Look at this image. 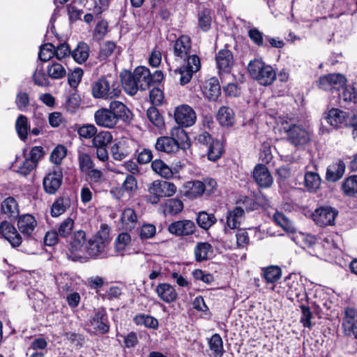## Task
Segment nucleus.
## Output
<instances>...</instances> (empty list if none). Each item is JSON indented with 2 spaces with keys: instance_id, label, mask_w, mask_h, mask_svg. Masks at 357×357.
Returning a JSON list of instances; mask_svg holds the SVG:
<instances>
[{
  "instance_id": "0e129e2a",
  "label": "nucleus",
  "mask_w": 357,
  "mask_h": 357,
  "mask_svg": "<svg viewBox=\"0 0 357 357\" xmlns=\"http://www.w3.org/2000/svg\"><path fill=\"white\" fill-rule=\"evenodd\" d=\"M36 167L34 162L31 160L25 159L23 162L17 167L15 172L22 176H26Z\"/></svg>"
},
{
  "instance_id": "4d7b16f0",
  "label": "nucleus",
  "mask_w": 357,
  "mask_h": 357,
  "mask_svg": "<svg viewBox=\"0 0 357 357\" xmlns=\"http://www.w3.org/2000/svg\"><path fill=\"white\" fill-rule=\"evenodd\" d=\"M79 167L82 172H89L93 167L91 156L86 153H79L78 155Z\"/></svg>"
},
{
  "instance_id": "1a4fd4ad",
  "label": "nucleus",
  "mask_w": 357,
  "mask_h": 357,
  "mask_svg": "<svg viewBox=\"0 0 357 357\" xmlns=\"http://www.w3.org/2000/svg\"><path fill=\"white\" fill-rule=\"evenodd\" d=\"M337 214L338 211L331 206H321L314 211L312 218L320 227L332 226L335 225Z\"/></svg>"
},
{
  "instance_id": "423d86ee",
  "label": "nucleus",
  "mask_w": 357,
  "mask_h": 357,
  "mask_svg": "<svg viewBox=\"0 0 357 357\" xmlns=\"http://www.w3.org/2000/svg\"><path fill=\"white\" fill-rule=\"evenodd\" d=\"M176 185L171 182L155 180L148 188L150 202L158 204L161 198L169 197L176 192Z\"/></svg>"
},
{
  "instance_id": "79ce46f5",
  "label": "nucleus",
  "mask_w": 357,
  "mask_h": 357,
  "mask_svg": "<svg viewBox=\"0 0 357 357\" xmlns=\"http://www.w3.org/2000/svg\"><path fill=\"white\" fill-rule=\"evenodd\" d=\"M112 140V135L108 131L96 133L92 139L93 146L96 148L106 147Z\"/></svg>"
},
{
  "instance_id": "20e7f679",
  "label": "nucleus",
  "mask_w": 357,
  "mask_h": 357,
  "mask_svg": "<svg viewBox=\"0 0 357 357\" xmlns=\"http://www.w3.org/2000/svg\"><path fill=\"white\" fill-rule=\"evenodd\" d=\"M109 242V227L102 225L97 234L86 243L84 253L91 257H103L107 255L106 250Z\"/></svg>"
},
{
  "instance_id": "6e6d98bb",
  "label": "nucleus",
  "mask_w": 357,
  "mask_h": 357,
  "mask_svg": "<svg viewBox=\"0 0 357 357\" xmlns=\"http://www.w3.org/2000/svg\"><path fill=\"white\" fill-rule=\"evenodd\" d=\"M55 47L51 43H46L41 46L38 54L39 59L43 61H48L55 56Z\"/></svg>"
},
{
  "instance_id": "dca6fc26",
  "label": "nucleus",
  "mask_w": 357,
  "mask_h": 357,
  "mask_svg": "<svg viewBox=\"0 0 357 357\" xmlns=\"http://www.w3.org/2000/svg\"><path fill=\"white\" fill-rule=\"evenodd\" d=\"M62 172L59 170L50 172L43 178L45 191L50 195L54 194L60 188L62 183Z\"/></svg>"
},
{
  "instance_id": "b1692460",
  "label": "nucleus",
  "mask_w": 357,
  "mask_h": 357,
  "mask_svg": "<svg viewBox=\"0 0 357 357\" xmlns=\"http://www.w3.org/2000/svg\"><path fill=\"white\" fill-rule=\"evenodd\" d=\"M155 291L158 297L167 303L174 302L177 298V293L174 287L167 283L158 284Z\"/></svg>"
},
{
  "instance_id": "e433bc0d",
  "label": "nucleus",
  "mask_w": 357,
  "mask_h": 357,
  "mask_svg": "<svg viewBox=\"0 0 357 357\" xmlns=\"http://www.w3.org/2000/svg\"><path fill=\"white\" fill-rule=\"evenodd\" d=\"M1 210L10 218L17 217L19 215L18 205L13 197H8L2 202Z\"/></svg>"
},
{
  "instance_id": "ea45409f",
  "label": "nucleus",
  "mask_w": 357,
  "mask_h": 357,
  "mask_svg": "<svg viewBox=\"0 0 357 357\" xmlns=\"http://www.w3.org/2000/svg\"><path fill=\"white\" fill-rule=\"evenodd\" d=\"M210 349L215 356H222L224 354L223 341L218 333L213 334L208 341Z\"/></svg>"
},
{
  "instance_id": "7c9ffc66",
  "label": "nucleus",
  "mask_w": 357,
  "mask_h": 357,
  "mask_svg": "<svg viewBox=\"0 0 357 357\" xmlns=\"http://www.w3.org/2000/svg\"><path fill=\"white\" fill-rule=\"evenodd\" d=\"M89 46L84 42H79L71 55L73 59L79 64L84 63L89 56Z\"/></svg>"
},
{
  "instance_id": "8fccbe9b",
  "label": "nucleus",
  "mask_w": 357,
  "mask_h": 357,
  "mask_svg": "<svg viewBox=\"0 0 357 357\" xmlns=\"http://www.w3.org/2000/svg\"><path fill=\"white\" fill-rule=\"evenodd\" d=\"M134 321L137 325H143L151 328H155L158 325V322L156 319L146 314H138L135 316L134 317Z\"/></svg>"
},
{
  "instance_id": "4c0bfd02",
  "label": "nucleus",
  "mask_w": 357,
  "mask_h": 357,
  "mask_svg": "<svg viewBox=\"0 0 357 357\" xmlns=\"http://www.w3.org/2000/svg\"><path fill=\"white\" fill-rule=\"evenodd\" d=\"M153 172L165 178H170L173 176L172 169L161 160H155L151 163Z\"/></svg>"
},
{
  "instance_id": "bf43d9fd",
  "label": "nucleus",
  "mask_w": 357,
  "mask_h": 357,
  "mask_svg": "<svg viewBox=\"0 0 357 357\" xmlns=\"http://www.w3.org/2000/svg\"><path fill=\"white\" fill-rule=\"evenodd\" d=\"M121 187L129 195H132L137 189V181L132 175H127Z\"/></svg>"
},
{
  "instance_id": "2eb2a0df",
  "label": "nucleus",
  "mask_w": 357,
  "mask_h": 357,
  "mask_svg": "<svg viewBox=\"0 0 357 357\" xmlns=\"http://www.w3.org/2000/svg\"><path fill=\"white\" fill-rule=\"evenodd\" d=\"M253 178L261 188H268L271 186L273 178L268 168L264 165H257L253 170Z\"/></svg>"
},
{
  "instance_id": "c9c22d12",
  "label": "nucleus",
  "mask_w": 357,
  "mask_h": 357,
  "mask_svg": "<svg viewBox=\"0 0 357 357\" xmlns=\"http://www.w3.org/2000/svg\"><path fill=\"white\" fill-rule=\"evenodd\" d=\"M15 129L19 137L25 141L27 138L30 127L28 123V119L23 114H20L15 121Z\"/></svg>"
},
{
  "instance_id": "ddd939ff",
  "label": "nucleus",
  "mask_w": 357,
  "mask_h": 357,
  "mask_svg": "<svg viewBox=\"0 0 357 357\" xmlns=\"http://www.w3.org/2000/svg\"><path fill=\"white\" fill-rule=\"evenodd\" d=\"M346 83V78L340 73H332L319 77L317 85L319 89L328 91L339 89Z\"/></svg>"
},
{
  "instance_id": "37998d69",
  "label": "nucleus",
  "mask_w": 357,
  "mask_h": 357,
  "mask_svg": "<svg viewBox=\"0 0 357 357\" xmlns=\"http://www.w3.org/2000/svg\"><path fill=\"white\" fill-rule=\"evenodd\" d=\"M223 153L222 144L218 140H214L208 145L207 155L211 161L218 160Z\"/></svg>"
},
{
  "instance_id": "a19ab883",
  "label": "nucleus",
  "mask_w": 357,
  "mask_h": 357,
  "mask_svg": "<svg viewBox=\"0 0 357 357\" xmlns=\"http://www.w3.org/2000/svg\"><path fill=\"white\" fill-rule=\"evenodd\" d=\"M275 222L280 226L284 231L294 233L296 230L292 222L282 213L275 212L273 216Z\"/></svg>"
},
{
  "instance_id": "338daca9",
  "label": "nucleus",
  "mask_w": 357,
  "mask_h": 357,
  "mask_svg": "<svg viewBox=\"0 0 357 357\" xmlns=\"http://www.w3.org/2000/svg\"><path fill=\"white\" fill-rule=\"evenodd\" d=\"M108 23L105 20H100L94 29V37L100 40H102L107 32Z\"/></svg>"
},
{
  "instance_id": "a878e982",
  "label": "nucleus",
  "mask_w": 357,
  "mask_h": 357,
  "mask_svg": "<svg viewBox=\"0 0 357 357\" xmlns=\"http://www.w3.org/2000/svg\"><path fill=\"white\" fill-rule=\"evenodd\" d=\"M220 91L218 79L211 77L206 82L203 93L208 100L215 101L220 95Z\"/></svg>"
},
{
  "instance_id": "13d9d810",
  "label": "nucleus",
  "mask_w": 357,
  "mask_h": 357,
  "mask_svg": "<svg viewBox=\"0 0 357 357\" xmlns=\"http://www.w3.org/2000/svg\"><path fill=\"white\" fill-rule=\"evenodd\" d=\"M97 131V128L93 124H84L77 129L79 137L85 139L93 138Z\"/></svg>"
},
{
  "instance_id": "7ed1b4c3",
  "label": "nucleus",
  "mask_w": 357,
  "mask_h": 357,
  "mask_svg": "<svg viewBox=\"0 0 357 357\" xmlns=\"http://www.w3.org/2000/svg\"><path fill=\"white\" fill-rule=\"evenodd\" d=\"M171 137H160L155 144V149L167 153H174L179 148L185 149L189 146L188 137L180 127H174L170 132Z\"/></svg>"
},
{
  "instance_id": "c756f323",
  "label": "nucleus",
  "mask_w": 357,
  "mask_h": 357,
  "mask_svg": "<svg viewBox=\"0 0 357 357\" xmlns=\"http://www.w3.org/2000/svg\"><path fill=\"white\" fill-rule=\"evenodd\" d=\"M46 73L48 77L52 79H60L66 75L65 66L57 61H51L46 68Z\"/></svg>"
},
{
  "instance_id": "09e8293b",
  "label": "nucleus",
  "mask_w": 357,
  "mask_h": 357,
  "mask_svg": "<svg viewBox=\"0 0 357 357\" xmlns=\"http://www.w3.org/2000/svg\"><path fill=\"white\" fill-rule=\"evenodd\" d=\"M215 221L216 219L213 214H209L204 211L199 213L197 218L198 225L204 229H208Z\"/></svg>"
},
{
  "instance_id": "0eeeda50",
  "label": "nucleus",
  "mask_w": 357,
  "mask_h": 357,
  "mask_svg": "<svg viewBox=\"0 0 357 357\" xmlns=\"http://www.w3.org/2000/svg\"><path fill=\"white\" fill-rule=\"evenodd\" d=\"M121 90L119 86L110 84L105 78H100L94 82L91 86V93L93 98L99 99H112L119 97Z\"/></svg>"
},
{
  "instance_id": "9b49d317",
  "label": "nucleus",
  "mask_w": 357,
  "mask_h": 357,
  "mask_svg": "<svg viewBox=\"0 0 357 357\" xmlns=\"http://www.w3.org/2000/svg\"><path fill=\"white\" fill-rule=\"evenodd\" d=\"M350 116H346V113L338 109L333 108L328 111L326 117L327 122L333 127L337 128L344 124L346 126H351L353 132L357 130V123L355 119L351 121Z\"/></svg>"
},
{
  "instance_id": "5fc2aeb1",
  "label": "nucleus",
  "mask_w": 357,
  "mask_h": 357,
  "mask_svg": "<svg viewBox=\"0 0 357 357\" xmlns=\"http://www.w3.org/2000/svg\"><path fill=\"white\" fill-rule=\"evenodd\" d=\"M282 275L281 269L278 266H269L264 270V276L267 282L273 283L278 280Z\"/></svg>"
},
{
  "instance_id": "f03ea898",
  "label": "nucleus",
  "mask_w": 357,
  "mask_h": 357,
  "mask_svg": "<svg viewBox=\"0 0 357 357\" xmlns=\"http://www.w3.org/2000/svg\"><path fill=\"white\" fill-rule=\"evenodd\" d=\"M132 119L130 109L121 102L113 100L108 108H100L94 113V121L98 126L112 129L120 120L128 122Z\"/></svg>"
},
{
  "instance_id": "f3484780",
  "label": "nucleus",
  "mask_w": 357,
  "mask_h": 357,
  "mask_svg": "<svg viewBox=\"0 0 357 357\" xmlns=\"http://www.w3.org/2000/svg\"><path fill=\"white\" fill-rule=\"evenodd\" d=\"M356 312L354 309L348 308L345 310V315L342 324L344 332L347 336H354L357 338L356 329Z\"/></svg>"
},
{
  "instance_id": "aec40b11",
  "label": "nucleus",
  "mask_w": 357,
  "mask_h": 357,
  "mask_svg": "<svg viewBox=\"0 0 357 357\" xmlns=\"http://www.w3.org/2000/svg\"><path fill=\"white\" fill-rule=\"evenodd\" d=\"M215 61L219 70L229 73L234 64L233 54L228 50H222L216 54Z\"/></svg>"
},
{
  "instance_id": "6e6552de",
  "label": "nucleus",
  "mask_w": 357,
  "mask_h": 357,
  "mask_svg": "<svg viewBox=\"0 0 357 357\" xmlns=\"http://www.w3.org/2000/svg\"><path fill=\"white\" fill-rule=\"evenodd\" d=\"M287 134L288 141L295 146H304L310 140V133L305 128L297 125L283 127Z\"/></svg>"
},
{
  "instance_id": "39448f33",
  "label": "nucleus",
  "mask_w": 357,
  "mask_h": 357,
  "mask_svg": "<svg viewBox=\"0 0 357 357\" xmlns=\"http://www.w3.org/2000/svg\"><path fill=\"white\" fill-rule=\"evenodd\" d=\"M248 70L254 79L264 86L271 84L276 78V73L273 68L261 59L250 61L248 65Z\"/></svg>"
},
{
  "instance_id": "2f4dec72",
  "label": "nucleus",
  "mask_w": 357,
  "mask_h": 357,
  "mask_svg": "<svg viewBox=\"0 0 357 357\" xmlns=\"http://www.w3.org/2000/svg\"><path fill=\"white\" fill-rule=\"evenodd\" d=\"M203 194L202 181H192L184 185V195L189 199H195Z\"/></svg>"
},
{
  "instance_id": "9d476101",
  "label": "nucleus",
  "mask_w": 357,
  "mask_h": 357,
  "mask_svg": "<svg viewBox=\"0 0 357 357\" xmlns=\"http://www.w3.org/2000/svg\"><path fill=\"white\" fill-rule=\"evenodd\" d=\"M174 119L178 125L183 127H190L195 124L197 116L191 107L187 105H181L175 109Z\"/></svg>"
},
{
  "instance_id": "a18cd8bd",
  "label": "nucleus",
  "mask_w": 357,
  "mask_h": 357,
  "mask_svg": "<svg viewBox=\"0 0 357 357\" xmlns=\"http://www.w3.org/2000/svg\"><path fill=\"white\" fill-rule=\"evenodd\" d=\"M321 184V178L315 172H308L305 174V185L310 191H315Z\"/></svg>"
},
{
  "instance_id": "774afa93",
  "label": "nucleus",
  "mask_w": 357,
  "mask_h": 357,
  "mask_svg": "<svg viewBox=\"0 0 357 357\" xmlns=\"http://www.w3.org/2000/svg\"><path fill=\"white\" fill-rule=\"evenodd\" d=\"M72 51L69 45L67 43H61L55 47V56L59 59L61 60L70 55H71Z\"/></svg>"
},
{
  "instance_id": "c03bdc74",
  "label": "nucleus",
  "mask_w": 357,
  "mask_h": 357,
  "mask_svg": "<svg viewBox=\"0 0 357 357\" xmlns=\"http://www.w3.org/2000/svg\"><path fill=\"white\" fill-rule=\"evenodd\" d=\"M340 99L345 103V105H356L357 93L356 89L353 86H346L341 94H340Z\"/></svg>"
},
{
  "instance_id": "393cba45",
  "label": "nucleus",
  "mask_w": 357,
  "mask_h": 357,
  "mask_svg": "<svg viewBox=\"0 0 357 357\" xmlns=\"http://www.w3.org/2000/svg\"><path fill=\"white\" fill-rule=\"evenodd\" d=\"M344 171V163L342 160H338L328 167L326 169V178L328 181L335 182L342 177Z\"/></svg>"
},
{
  "instance_id": "72a5a7b5",
  "label": "nucleus",
  "mask_w": 357,
  "mask_h": 357,
  "mask_svg": "<svg viewBox=\"0 0 357 357\" xmlns=\"http://www.w3.org/2000/svg\"><path fill=\"white\" fill-rule=\"evenodd\" d=\"M183 208V202L178 199H168L162 206V213L166 215H176L181 212Z\"/></svg>"
},
{
  "instance_id": "69168bd1",
  "label": "nucleus",
  "mask_w": 357,
  "mask_h": 357,
  "mask_svg": "<svg viewBox=\"0 0 357 357\" xmlns=\"http://www.w3.org/2000/svg\"><path fill=\"white\" fill-rule=\"evenodd\" d=\"M301 309L302 311V315L301 317V322L303 324V326L305 328H311L312 323L311 319L312 318V314L309 308V307L305 305H301Z\"/></svg>"
},
{
  "instance_id": "6ab92c4d",
  "label": "nucleus",
  "mask_w": 357,
  "mask_h": 357,
  "mask_svg": "<svg viewBox=\"0 0 357 357\" xmlns=\"http://www.w3.org/2000/svg\"><path fill=\"white\" fill-rule=\"evenodd\" d=\"M121 227L126 231H131L136 227L138 223V217L132 208H126L120 218Z\"/></svg>"
},
{
  "instance_id": "4be33fe9",
  "label": "nucleus",
  "mask_w": 357,
  "mask_h": 357,
  "mask_svg": "<svg viewBox=\"0 0 357 357\" xmlns=\"http://www.w3.org/2000/svg\"><path fill=\"white\" fill-rule=\"evenodd\" d=\"M134 73L139 90L148 89L153 82L149 70L146 67L140 66L135 68Z\"/></svg>"
},
{
  "instance_id": "bb28decb",
  "label": "nucleus",
  "mask_w": 357,
  "mask_h": 357,
  "mask_svg": "<svg viewBox=\"0 0 357 357\" xmlns=\"http://www.w3.org/2000/svg\"><path fill=\"white\" fill-rule=\"evenodd\" d=\"M217 120L222 126H232L235 123V114L233 109L226 106L221 107L217 113Z\"/></svg>"
},
{
  "instance_id": "603ef678",
  "label": "nucleus",
  "mask_w": 357,
  "mask_h": 357,
  "mask_svg": "<svg viewBox=\"0 0 357 357\" xmlns=\"http://www.w3.org/2000/svg\"><path fill=\"white\" fill-rule=\"evenodd\" d=\"M116 49V44L112 41H106L102 44L100 48L98 59L100 61L107 59Z\"/></svg>"
},
{
  "instance_id": "473e14b6",
  "label": "nucleus",
  "mask_w": 357,
  "mask_h": 357,
  "mask_svg": "<svg viewBox=\"0 0 357 357\" xmlns=\"http://www.w3.org/2000/svg\"><path fill=\"white\" fill-rule=\"evenodd\" d=\"M244 211L240 207H235L229 211L227 215V225L229 229L237 228L243 220Z\"/></svg>"
},
{
  "instance_id": "5701e85b",
  "label": "nucleus",
  "mask_w": 357,
  "mask_h": 357,
  "mask_svg": "<svg viewBox=\"0 0 357 357\" xmlns=\"http://www.w3.org/2000/svg\"><path fill=\"white\" fill-rule=\"evenodd\" d=\"M0 230L12 245L13 247H18L22 243V238L15 228L7 222H3L0 225Z\"/></svg>"
},
{
  "instance_id": "f704fd0d",
  "label": "nucleus",
  "mask_w": 357,
  "mask_h": 357,
  "mask_svg": "<svg viewBox=\"0 0 357 357\" xmlns=\"http://www.w3.org/2000/svg\"><path fill=\"white\" fill-rule=\"evenodd\" d=\"M86 234L82 230L77 231L74 233L71 241H70V248L73 252H84V246L86 245L85 242Z\"/></svg>"
},
{
  "instance_id": "4468645a",
  "label": "nucleus",
  "mask_w": 357,
  "mask_h": 357,
  "mask_svg": "<svg viewBox=\"0 0 357 357\" xmlns=\"http://www.w3.org/2000/svg\"><path fill=\"white\" fill-rule=\"evenodd\" d=\"M195 224L189 220L175 221L168 226L169 232L177 236L191 235L195 233Z\"/></svg>"
},
{
  "instance_id": "49530a36",
  "label": "nucleus",
  "mask_w": 357,
  "mask_h": 357,
  "mask_svg": "<svg viewBox=\"0 0 357 357\" xmlns=\"http://www.w3.org/2000/svg\"><path fill=\"white\" fill-rule=\"evenodd\" d=\"M146 115L149 120L155 127L159 129H162L164 127L165 122L163 117L155 107H151L149 108L146 112Z\"/></svg>"
},
{
  "instance_id": "f257e3e1",
  "label": "nucleus",
  "mask_w": 357,
  "mask_h": 357,
  "mask_svg": "<svg viewBox=\"0 0 357 357\" xmlns=\"http://www.w3.org/2000/svg\"><path fill=\"white\" fill-rule=\"evenodd\" d=\"M191 53V40L189 36L183 35L176 40L174 45V54L177 62H184V65L174 70V77L181 84H188L194 73L199 70L201 63L199 58Z\"/></svg>"
},
{
  "instance_id": "a211bd4d",
  "label": "nucleus",
  "mask_w": 357,
  "mask_h": 357,
  "mask_svg": "<svg viewBox=\"0 0 357 357\" xmlns=\"http://www.w3.org/2000/svg\"><path fill=\"white\" fill-rule=\"evenodd\" d=\"M131 236L126 232L120 234L114 241V251L117 255L124 256L130 252Z\"/></svg>"
},
{
  "instance_id": "c85d7f7f",
  "label": "nucleus",
  "mask_w": 357,
  "mask_h": 357,
  "mask_svg": "<svg viewBox=\"0 0 357 357\" xmlns=\"http://www.w3.org/2000/svg\"><path fill=\"white\" fill-rule=\"evenodd\" d=\"M194 254L197 261H206L213 254L212 246L206 242L198 243L194 248Z\"/></svg>"
},
{
  "instance_id": "cd10ccee",
  "label": "nucleus",
  "mask_w": 357,
  "mask_h": 357,
  "mask_svg": "<svg viewBox=\"0 0 357 357\" xmlns=\"http://www.w3.org/2000/svg\"><path fill=\"white\" fill-rule=\"evenodd\" d=\"M17 226L21 233L29 236L36 226V221L33 216L29 214L24 215L18 220Z\"/></svg>"
},
{
  "instance_id": "3c124183",
  "label": "nucleus",
  "mask_w": 357,
  "mask_h": 357,
  "mask_svg": "<svg viewBox=\"0 0 357 357\" xmlns=\"http://www.w3.org/2000/svg\"><path fill=\"white\" fill-rule=\"evenodd\" d=\"M33 81L37 86L47 87L50 86V80L47 75L45 74L42 68H36L32 75Z\"/></svg>"
},
{
  "instance_id": "412c9836",
  "label": "nucleus",
  "mask_w": 357,
  "mask_h": 357,
  "mask_svg": "<svg viewBox=\"0 0 357 357\" xmlns=\"http://www.w3.org/2000/svg\"><path fill=\"white\" fill-rule=\"evenodd\" d=\"M120 77L122 86L126 93L131 96L136 94L139 88L135 77V73L123 70L121 73Z\"/></svg>"
},
{
  "instance_id": "de8ad7c7",
  "label": "nucleus",
  "mask_w": 357,
  "mask_h": 357,
  "mask_svg": "<svg viewBox=\"0 0 357 357\" xmlns=\"http://www.w3.org/2000/svg\"><path fill=\"white\" fill-rule=\"evenodd\" d=\"M344 193L349 197L357 192V176L356 175L348 177L342 185Z\"/></svg>"
},
{
  "instance_id": "f8f14e48",
  "label": "nucleus",
  "mask_w": 357,
  "mask_h": 357,
  "mask_svg": "<svg viewBox=\"0 0 357 357\" xmlns=\"http://www.w3.org/2000/svg\"><path fill=\"white\" fill-rule=\"evenodd\" d=\"M89 330L93 333L105 334L109 330L107 315L104 309L96 311L89 324Z\"/></svg>"
},
{
  "instance_id": "e2e57ef3",
  "label": "nucleus",
  "mask_w": 357,
  "mask_h": 357,
  "mask_svg": "<svg viewBox=\"0 0 357 357\" xmlns=\"http://www.w3.org/2000/svg\"><path fill=\"white\" fill-rule=\"evenodd\" d=\"M74 226V221L72 218H67L59 225L58 232L59 236L67 237L72 231Z\"/></svg>"
},
{
  "instance_id": "58836bf2",
  "label": "nucleus",
  "mask_w": 357,
  "mask_h": 357,
  "mask_svg": "<svg viewBox=\"0 0 357 357\" xmlns=\"http://www.w3.org/2000/svg\"><path fill=\"white\" fill-rule=\"evenodd\" d=\"M70 207V199L67 197H59L52 204L51 215L58 217L62 215Z\"/></svg>"
},
{
  "instance_id": "680f3d73",
  "label": "nucleus",
  "mask_w": 357,
  "mask_h": 357,
  "mask_svg": "<svg viewBox=\"0 0 357 357\" xmlns=\"http://www.w3.org/2000/svg\"><path fill=\"white\" fill-rule=\"evenodd\" d=\"M111 153L116 160L121 161L128 155V152L124 149L121 144H114L111 147Z\"/></svg>"
},
{
  "instance_id": "052dcab7",
  "label": "nucleus",
  "mask_w": 357,
  "mask_h": 357,
  "mask_svg": "<svg viewBox=\"0 0 357 357\" xmlns=\"http://www.w3.org/2000/svg\"><path fill=\"white\" fill-rule=\"evenodd\" d=\"M66 155V148L63 146L59 145L52 151L50 155V160L56 165H59Z\"/></svg>"
},
{
  "instance_id": "864d4df0",
  "label": "nucleus",
  "mask_w": 357,
  "mask_h": 357,
  "mask_svg": "<svg viewBox=\"0 0 357 357\" xmlns=\"http://www.w3.org/2000/svg\"><path fill=\"white\" fill-rule=\"evenodd\" d=\"M211 25V12L208 9H204L199 13V26L204 31H207Z\"/></svg>"
}]
</instances>
